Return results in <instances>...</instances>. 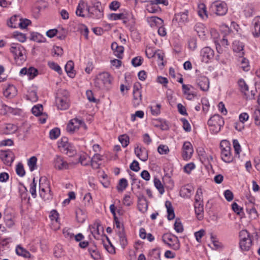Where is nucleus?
Listing matches in <instances>:
<instances>
[{
	"label": "nucleus",
	"mask_w": 260,
	"mask_h": 260,
	"mask_svg": "<svg viewBox=\"0 0 260 260\" xmlns=\"http://www.w3.org/2000/svg\"><path fill=\"white\" fill-rule=\"evenodd\" d=\"M5 221L7 226L11 228L14 224V218L10 215H6L5 216Z\"/></svg>",
	"instance_id": "60"
},
{
	"label": "nucleus",
	"mask_w": 260,
	"mask_h": 260,
	"mask_svg": "<svg viewBox=\"0 0 260 260\" xmlns=\"http://www.w3.org/2000/svg\"><path fill=\"white\" fill-rule=\"evenodd\" d=\"M102 156L98 154H95L92 157V159H90L91 166L94 169H97L100 168L101 164L99 161L102 160Z\"/></svg>",
	"instance_id": "28"
},
{
	"label": "nucleus",
	"mask_w": 260,
	"mask_h": 260,
	"mask_svg": "<svg viewBox=\"0 0 260 260\" xmlns=\"http://www.w3.org/2000/svg\"><path fill=\"white\" fill-rule=\"evenodd\" d=\"M157 151L160 154L164 155L168 154L170 150L168 146L160 145L157 148Z\"/></svg>",
	"instance_id": "55"
},
{
	"label": "nucleus",
	"mask_w": 260,
	"mask_h": 260,
	"mask_svg": "<svg viewBox=\"0 0 260 260\" xmlns=\"http://www.w3.org/2000/svg\"><path fill=\"white\" fill-rule=\"evenodd\" d=\"M118 236L119 238V241L121 245L123 248H124L125 246L127 245V240L123 232H121V231H118Z\"/></svg>",
	"instance_id": "58"
},
{
	"label": "nucleus",
	"mask_w": 260,
	"mask_h": 260,
	"mask_svg": "<svg viewBox=\"0 0 260 260\" xmlns=\"http://www.w3.org/2000/svg\"><path fill=\"white\" fill-rule=\"evenodd\" d=\"M161 105L156 104L153 106L150 107L151 114L153 115H158L160 112Z\"/></svg>",
	"instance_id": "62"
},
{
	"label": "nucleus",
	"mask_w": 260,
	"mask_h": 260,
	"mask_svg": "<svg viewBox=\"0 0 260 260\" xmlns=\"http://www.w3.org/2000/svg\"><path fill=\"white\" fill-rule=\"evenodd\" d=\"M212 9L217 15H224L228 11L226 4L222 2H216L212 5Z\"/></svg>",
	"instance_id": "15"
},
{
	"label": "nucleus",
	"mask_w": 260,
	"mask_h": 260,
	"mask_svg": "<svg viewBox=\"0 0 260 260\" xmlns=\"http://www.w3.org/2000/svg\"><path fill=\"white\" fill-rule=\"evenodd\" d=\"M174 19L180 23H184L188 20V11L175 15Z\"/></svg>",
	"instance_id": "31"
},
{
	"label": "nucleus",
	"mask_w": 260,
	"mask_h": 260,
	"mask_svg": "<svg viewBox=\"0 0 260 260\" xmlns=\"http://www.w3.org/2000/svg\"><path fill=\"white\" fill-rule=\"evenodd\" d=\"M65 70L70 77H74L75 74L74 73V62L70 60L69 61L65 66Z\"/></svg>",
	"instance_id": "38"
},
{
	"label": "nucleus",
	"mask_w": 260,
	"mask_h": 260,
	"mask_svg": "<svg viewBox=\"0 0 260 260\" xmlns=\"http://www.w3.org/2000/svg\"><path fill=\"white\" fill-rule=\"evenodd\" d=\"M128 23L126 26L129 28V31H134L136 30V21L133 15H130L128 20Z\"/></svg>",
	"instance_id": "47"
},
{
	"label": "nucleus",
	"mask_w": 260,
	"mask_h": 260,
	"mask_svg": "<svg viewBox=\"0 0 260 260\" xmlns=\"http://www.w3.org/2000/svg\"><path fill=\"white\" fill-rule=\"evenodd\" d=\"M224 121L223 118L218 114L211 116L208 121V125L210 131L213 134H217L223 126Z\"/></svg>",
	"instance_id": "3"
},
{
	"label": "nucleus",
	"mask_w": 260,
	"mask_h": 260,
	"mask_svg": "<svg viewBox=\"0 0 260 260\" xmlns=\"http://www.w3.org/2000/svg\"><path fill=\"white\" fill-rule=\"evenodd\" d=\"M48 65L50 69L57 72L59 74H61V69L57 63L53 61H49L48 62Z\"/></svg>",
	"instance_id": "51"
},
{
	"label": "nucleus",
	"mask_w": 260,
	"mask_h": 260,
	"mask_svg": "<svg viewBox=\"0 0 260 260\" xmlns=\"http://www.w3.org/2000/svg\"><path fill=\"white\" fill-rule=\"evenodd\" d=\"M30 40L38 43H43L46 41V39L41 34H30L28 37Z\"/></svg>",
	"instance_id": "39"
},
{
	"label": "nucleus",
	"mask_w": 260,
	"mask_h": 260,
	"mask_svg": "<svg viewBox=\"0 0 260 260\" xmlns=\"http://www.w3.org/2000/svg\"><path fill=\"white\" fill-rule=\"evenodd\" d=\"M192 192V188L191 186H184L181 187L180 191V195L184 198H189Z\"/></svg>",
	"instance_id": "29"
},
{
	"label": "nucleus",
	"mask_w": 260,
	"mask_h": 260,
	"mask_svg": "<svg viewBox=\"0 0 260 260\" xmlns=\"http://www.w3.org/2000/svg\"><path fill=\"white\" fill-rule=\"evenodd\" d=\"M100 6H101V4L97 3L96 6L90 7L85 2L80 1L77 8L76 13L78 16L82 17H93L96 15L98 12L100 13Z\"/></svg>",
	"instance_id": "1"
},
{
	"label": "nucleus",
	"mask_w": 260,
	"mask_h": 260,
	"mask_svg": "<svg viewBox=\"0 0 260 260\" xmlns=\"http://www.w3.org/2000/svg\"><path fill=\"white\" fill-rule=\"evenodd\" d=\"M203 190L201 188H199L195 195V202L203 203Z\"/></svg>",
	"instance_id": "56"
},
{
	"label": "nucleus",
	"mask_w": 260,
	"mask_h": 260,
	"mask_svg": "<svg viewBox=\"0 0 260 260\" xmlns=\"http://www.w3.org/2000/svg\"><path fill=\"white\" fill-rule=\"evenodd\" d=\"M79 161L83 166H87L90 162V158L87 154L82 153L79 155Z\"/></svg>",
	"instance_id": "42"
},
{
	"label": "nucleus",
	"mask_w": 260,
	"mask_h": 260,
	"mask_svg": "<svg viewBox=\"0 0 260 260\" xmlns=\"http://www.w3.org/2000/svg\"><path fill=\"white\" fill-rule=\"evenodd\" d=\"M203 60L205 62H208L214 56V51L210 47L204 48L201 51Z\"/></svg>",
	"instance_id": "19"
},
{
	"label": "nucleus",
	"mask_w": 260,
	"mask_h": 260,
	"mask_svg": "<svg viewBox=\"0 0 260 260\" xmlns=\"http://www.w3.org/2000/svg\"><path fill=\"white\" fill-rule=\"evenodd\" d=\"M162 241L170 247L175 250L180 248V242L177 237L170 234H166L162 237Z\"/></svg>",
	"instance_id": "9"
},
{
	"label": "nucleus",
	"mask_w": 260,
	"mask_h": 260,
	"mask_svg": "<svg viewBox=\"0 0 260 260\" xmlns=\"http://www.w3.org/2000/svg\"><path fill=\"white\" fill-rule=\"evenodd\" d=\"M232 47L233 51L236 53L237 56H239V57H243L244 55V45L242 42H241L238 40H235L233 43Z\"/></svg>",
	"instance_id": "17"
},
{
	"label": "nucleus",
	"mask_w": 260,
	"mask_h": 260,
	"mask_svg": "<svg viewBox=\"0 0 260 260\" xmlns=\"http://www.w3.org/2000/svg\"><path fill=\"white\" fill-rule=\"evenodd\" d=\"M111 48L115 56L119 58H122L123 53V47L122 46H119L116 43L114 42L111 45Z\"/></svg>",
	"instance_id": "27"
},
{
	"label": "nucleus",
	"mask_w": 260,
	"mask_h": 260,
	"mask_svg": "<svg viewBox=\"0 0 260 260\" xmlns=\"http://www.w3.org/2000/svg\"><path fill=\"white\" fill-rule=\"evenodd\" d=\"M38 73V70L33 67H30L27 69V76L29 79L34 78L37 76Z\"/></svg>",
	"instance_id": "57"
},
{
	"label": "nucleus",
	"mask_w": 260,
	"mask_h": 260,
	"mask_svg": "<svg viewBox=\"0 0 260 260\" xmlns=\"http://www.w3.org/2000/svg\"><path fill=\"white\" fill-rule=\"evenodd\" d=\"M17 130V126L11 123L5 124L1 127L2 132L6 135L14 134Z\"/></svg>",
	"instance_id": "22"
},
{
	"label": "nucleus",
	"mask_w": 260,
	"mask_h": 260,
	"mask_svg": "<svg viewBox=\"0 0 260 260\" xmlns=\"http://www.w3.org/2000/svg\"><path fill=\"white\" fill-rule=\"evenodd\" d=\"M54 167L58 170L68 169L71 164L68 163L63 157L56 155L53 161Z\"/></svg>",
	"instance_id": "13"
},
{
	"label": "nucleus",
	"mask_w": 260,
	"mask_h": 260,
	"mask_svg": "<svg viewBox=\"0 0 260 260\" xmlns=\"http://www.w3.org/2000/svg\"><path fill=\"white\" fill-rule=\"evenodd\" d=\"M218 36H214V42L216 44H217L219 46L221 45L223 46H226L229 45L227 35L226 34H223L222 36L219 35V34H214Z\"/></svg>",
	"instance_id": "21"
},
{
	"label": "nucleus",
	"mask_w": 260,
	"mask_h": 260,
	"mask_svg": "<svg viewBox=\"0 0 260 260\" xmlns=\"http://www.w3.org/2000/svg\"><path fill=\"white\" fill-rule=\"evenodd\" d=\"M135 153L143 161H146L148 159V152L147 150L144 147H136L135 148Z\"/></svg>",
	"instance_id": "20"
},
{
	"label": "nucleus",
	"mask_w": 260,
	"mask_h": 260,
	"mask_svg": "<svg viewBox=\"0 0 260 260\" xmlns=\"http://www.w3.org/2000/svg\"><path fill=\"white\" fill-rule=\"evenodd\" d=\"M111 83V77L107 72L99 74L95 79L94 85L99 89L108 87Z\"/></svg>",
	"instance_id": "7"
},
{
	"label": "nucleus",
	"mask_w": 260,
	"mask_h": 260,
	"mask_svg": "<svg viewBox=\"0 0 260 260\" xmlns=\"http://www.w3.org/2000/svg\"><path fill=\"white\" fill-rule=\"evenodd\" d=\"M10 51L13 54L14 59L17 61L22 62L25 60V50L20 45H13L11 47Z\"/></svg>",
	"instance_id": "11"
},
{
	"label": "nucleus",
	"mask_w": 260,
	"mask_h": 260,
	"mask_svg": "<svg viewBox=\"0 0 260 260\" xmlns=\"http://www.w3.org/2000/svg\"><path fill=\"white\" fill-rule=\"evenodd\" d=\"M198 13L202 19H205L208 18L207 11L205 4L201 3L198 5Z\"/></svg>",
	"instance_id": "32"
},
{
	"label": "nucleus",
	"mask_w": 260,
	"mask_h": 260,
	"mask_svg": "<svg viewBox=\"0 0 260 260\" xmlns=\"http://www.w3.org/2000/svg\"><path fill=\"white\" fill-rule=\"evenodd\" d=\"M58 147L61 152L69 156H72L75 153V150L68 142L67 138H62L58 141Z\"/></svg>",
	"instance_id": "10"
},
{
	"label": "nucleus",
	"mask_w": 260,
	"mask_h": 260,
	"mask_svg": "<svg viewBox=\"0 0 260 260\" xmlns=\"http://www.w3.org/2000/svg\"><path fill=\"white\" fill-rule=\"evenodd\" d=\"M20 17L19 15H15L11 17L7 22L9 27L13 28L18 27L19 22L20 20Z\"/></svg>",
	"instance_id": "30"
},
{
	"label": "nucleus",
	"mask_w": 260,
	"mask_h": 260,
	"mask_svg": "<svg viewBox=\"0 0 260 260\" xmlns=\"http://www.w3.org/2000/svg\"><path fill=\"white\" fill-rule=\"evenodd\" d=\"M26 98L32 102H36L38 100V96L37 92L35 91H30L28 92V94L26 95Z\"/></svg>",
	"instance_id": "52"
},
{
	"label": "nucleus",
	"mask_w": 260,
	"mask_h": 260,
	"mask_svg": "<svg viewBox=\"0 0 260 260\" xmlns=\"http://www.w3.org/2000/svg\"><path fill=\"white\" fill-rule=\"evenodd\" d=\"M123 205L126 206H131L133 203V199L129 194H125L122 201Z\"/></svg>",
	"instance_id": "61"
},
{
	"label": "nucleus",
	"mask_w": 260,
	"mask_h": 260,
	"mask_svg": "<svg viewBox=\"0 0 260 260\" xmlns=\"http://www.w3.org/2000/svg\"><path fill=\"white\" fill-rule=\"evenodd\" d=\"M100 226V224L96 222L89 227L91 233L95 238H98V237L100 234L99 229Z\"/></svg>",
	"instance_id": "44"
},
{
	"label": "nucleus",
	"mask_w": 260,
	"mask_h": 260,
	"mask_svg": "<svg viewBox=\"0 0 260 260\" xmlns=\"http://www.w3.org/2000/svg\"><path fill=\"white\" fill-rule=\"evenodd\" d=\"M76 218L79 222H83L86 218V214L85 211L81 209H78L76 211Z\"/></svg>",
	"instance_id": "40"
},
{
	"label": "nucleus",
	"mask_w": 260,
	"mask_h": 260,
	"mask_svg": "<svg viewBox=\"0 0 260 260\" xmlns=\"http://www.w3.org/2000/svg\"><path fill=\"white\" fill-rule=\"evenodd\" d=\"M69 92L66 90H60L56 98V105L58 109L64 110L69 108Z\"/></svg>",
	"instance_id": "5"
},
{
	"label": "nucleus",
	"mask_w": 260,
	"mask_h": 260,
	"mask_svg": "<svg viewBox=\"0 0 260 260\" xmlns=\"http://www.w3.org/2000/svg\"><path fill=\"white\" fill-rule=\"evenodd\" d=\"M197 83L200 89L207 91L209 88L210 82L208 78L205 76H200L197 80Z\"/></svg>",
	"instance_id": "18"
},
{
	"label": "nucleus",
	"mask_w": 260,
	"mask_h": 260,
	"mask_svg": "<svg viewBox=\"0 0 260 260\" xmlns=\"http://www.w3.org/2000/svg\"><path fill=\"white\" fill-rule=\"evenodd\" d=\"M60 135V129L58 128H54L51 129L49 133L50 138L51 139H56Z\"/></svg>",
	"instance_id": "59"
},
{
	"label": "nucleus",
	"mask_w": 260,
	"mask_h": 260,
	"mask_svg": "<svg viewBox=\"0 0 260 260\" xmlns=\"http://www.w3.org/2000/svg\"><path fill=\"white\" fill-rule=\"evenodd\" d=\"M88 251L91 256L94 259H99L101 257L99 252L95 246H90L88 248Z\"/></svg>",
	"instance_id": "41"
},
{
	"label": "nucleus",
	"mask_w": 260,
	"mask_h": 260,
	"mask_svg": "<svg viewBox=\"0 0 260 260\" xmlns=\"http://www.w3.org/2000/svg\"><path fill=\"white\" fill-rule=\"evenodd\" d=\"M110 210L112 215H113V218L116 228L118 229V231H121V232H122L123 231V228H122V225H121L117 217L116 216V208L114 204L110 206Z\"/></svg>",
	"instance_id": "23"
},
{
	"label": "nucleus",
	"mask_w": 260,
	"mask_h": 260,
	"mask_svg": "<svg viewBox=\"0 0 260 260\" xmlns=\"http://www.w3.org/2000/svg\"><path fill=\"white\" fill-rule=\"evenodd\" d=\"M119 142L124 147H126L129 143V138L126 135H121L118 138Z\"/></svg>",
	"instance_id": "50"
},
{
	"label": "nucleus",
	"mask_w": 260,
	"mask_h": 260,
	"mask_svg": "<svg viewBox=\"0 0 260 260\" xmlns=\"http://www.w3.org/2000/svg\"><path fill=\"white\" fill-rule=\"evenodd\" d=\"M141 85L139 82H136L133 85V104L135 107L138 106L142 102V94L141 91Z\"/></svg>",
	"instance_id": "12"
},
{
	"label": "nucleus",
	"mask_w": 260,
	"mask_h": 260,
	"mask_svg": "<svg viewBox=\"0 0 260 260\" xmlns=\"http://www.w3.org/2000/svg\"><path fill=\"white\" fill-rule=\"evenodd\" d=\"M128 183L127 180L125 178L120 179L117 186V189L118 191H123L127 186Z\"/></svg>",
	"instance_id": "46"
},
{
	"label": "nucleus",
	"mask_w": 260,
	"mask_h": 260,
	"mask_svg": "<svg viewBox=\"0 0 260 260\" xmlns=\"http://www.w3.org/2000/svg\"><path fill=\"white\" fill-rule=\"evenodd\" d=\"M210 239L213 245L211 248L213 249L220 250L223 248V244L212 234H211Z\"/></svg>",
	"instance_id": "33"
},
{
	"label": "nucleus",
	"mask_w": 260,
	"mask_h": 260,
	"mask_svg": "<svg viewBox=\"0 0 260 260\" xmlns=\"http://www.w3.org/2000/svg\"><path fill=\"white\" fill-rule=\"evenodd\" d=\"M40 195L44 200H49L52 198L50 183L45 178L41 177L39 183Z\"/></svg>",
	"instance_id": "6"
},
{
	"label": "nucleus",
	"mask_w": 260,
	"mask_h": 260,
	"mask_svg": "<svg viewBox=\"0 0 260 260\" xmlns=\"http://www.w3.org/2000/svg\"><path fill=\"white\" fill-rule=\"evenodd\" d=\"M148 21L151 27L158 28L157 32H166L165 27L162 26L163 20L157 17H151L148 18Z\"/></svg>",
	"instance_id": "16"
},
{
	"label": "nucleus",
	"mask_w": 260,
	"mask_h": 260,
	"mask_svg": "<svg viewBox=\"0 0 260 260\" xmlns=\"http://www.w3.org/2000/svg\"><path fill=\"white\" fill-rule=\"evenodd\" d=\"M153 183L160 194H162L165 192V188L160 180L158 178H154Z\"/></svg>",
	"instance_id": "43"
},
{
	"label": "nucleus",
	"mask_w": 260,
	"mask_h": 260,
	"mask_svg": "<svg viewBox=\"0 0 260 260\" xmlns=\"http://www.w3.org/2000/svg\"><path fill=\"white\" fill-rule=\"evenodd\" d=\"M254 29L255 32H260V16L254 19Z\"/></svg>",
	"instance_id": "64"
},
{
	"label": "nucleus",
	"mask_w": 260,
	"mask_h": 260,
	"mask_svg": "<svg viewBox=\"0 0 260 260\" xmlns=\"http://www.w3.org/2000/svg\"><path fill=\"white\" fill-rule=\"evenodd\" d=\"M49 218L50 220L53 222V223H55L56 225L53 228L54 230H57L59 228L58 219H59V214L55 210H52L51 211L49 214Z\"/></svg>",
	"instance_id": "26"
},
{
	"label": "nucleus",
	"mask_w": 260,
	"mask_h": 260,
	"mask_svg": "<svg viewBox=\"0 0 260 260\" xmlns=\"http://www.w3.org/2000/svg\"><path fill=\"white\" fill-rule=\"evenodd\" d=\"M16 171L17 175L20 177L24 176L25 174V172L23 166L21 163H19L17 165L16 169Z\"/></svg>",
	"instance_id": "63"
},
{
	"label": "nucleus",
	"mask_w": 260,
	"mask_h": 260,
	"mask_svg": "<svg viewBox=\"0 0 260 260\" xmlns=\"http://www.w3.org/2000/svg\"><path fill=\"white\" fill-rule=\"evenodd\" d=\"M16 252L17 254L26 258L30 257L31 255L29 251L20 245H17L16 246Z\"/></svg>",
	"instance_id": "34"
},
{
	"label": "nucleus",
	"mask_w": 260,
	"mask_h": 260,
	"mask_svg": "<svg viewBox=\"0 0 260 260\" xmlns=\"http://www.w3.org/2000/svg\"><path fill=\"white\" fill-rule=\"evenodd\" d=\"M252 117L254 120V123L256 125H260V110L255 109L252 113Z\"/></svg>",
	"instance_id": "48"
},
{
	"label": "nucleus",
	"mask_w": 260,
	"mask_h": 260,
	"mask_svg": "<svg viewBox=\"0 0 260 260\" xmlns=\"http://www.w3.org/2000/svg\"><path fill=\"white\" fill-rule=\"evenodd\" d=\"M80 127L84 130L87 129V126L82 119L75 118L70 121L67 125V130L70 133H74Z\"/></svg>",
	"instance_id": "8"
},
{
	"label": "nucleus",
	"mask_w": 260,
	"mask_h": 260,
	"mask_svg": "<svg viewBox=\"0 0 260 260\" xmlns=\"http://www.w3.org/2000/svg\"><path fill=\"white\" fill-rule=\"evenodd\" d=\"M37 158L35 156L31 157L27 161V165L30 171H33L37 169Z\"/></svg>",
	"instance_id": "45"
},
{
	"label": "nucleus",
	"mask_w": 260,
	"mask_h": 260,
	"mask_svg": "<svg viewBox=\"0 0 260 260\" xmlns=\"http://www.w3.org/2000/svg\"><path fill=\"white\" fill-rule=\"evenodd\" d=\"M240 58L239 60L240 62V67L244 71H248L250 70V65L249 60L246 58L240 57Z\"/></svg>",
	"instance_id": "37"
},
{
	"label": "nucleus",
	"mask_w": 260,
	"mask_h": 260,
	"mask_svg": "<svg viewBox=\"0 0 260 260\" xmlns=\"http://www.w3.org/2000/svg\"><path fill=\"white\" fill-rule=\"evenodd\" d=\"M17 94V89L13 85H9L4 91V94L7 98H12Z\"/></svg>",
	"instance_id": "25"
},
{
	"label": "nucleus",
	"mask_w": 260,
	"mask_h": 260,
	"mask_svg": "<svg viewBox=\"0 0 260 260\" xmlns=\"http://www.w3.org/2000/svg\"><path fill=\"white\" fill-rule=\"evenodd\" d=\"M31 21L27 19L20 18L19 22L18 27L21 29H25L28 26L30 25Z\"/></svg>",
	"instance_id": "53"
},
{
	"label": "nucleus",
	"mask_w": 260,
	"mask_h": 260,
	"mask_svg": "<svg viewBox=\"0 0 260 260\" xmlns=\"http://www.w3.org/2000/svg\"><path fill=\"white\" fill-rule=\"evenodd\" d=\"M165 206L167 209L168 219L169 220L173 219L175 218V214L171 203L169 201H167L165 202Z\"/></svg>",
	"instance_id": "35"
},
{
	"label": "nucleus",
	"mask_w": 260,
	"mask_h": 260,
	"mask_svg": "<svg viewBox=\"0 0 260 260\" xmlns=\"http://www.w3.org/2000/svg\"><path fill=\"white\" fill-rule=\"evenodd\" d=\"M147 10L151 13H155L160 11V8L154 4L153 1H151L146 6Z\"/></svg>",
	"instance_id": "36"
},
{
	"label": "nucleus",
	"mask_w": 260,
	"mask_h": 260,
	"mask_svg": "<svg viewBox=\"0 0 260 260\" xmlns=\"http://www.w3.org/2000/svg\"><path fill=\"white\" fill-rule=\"evenodd\" d=\"M194 210L197 217L199 220H202L203 218L204 215V206L203 203L195 202Z\"/></svg>",
	"instance_id": "24"
},
{
	"label": "nucleus",
	"mask_w": 260,
	"mask_h": 260,
	"mask_svg": "<svg viewBox=\"0 0 260 260\" xmlns=\"http://www.w3.org/2000/svg\"><path fill=\"white\" fill-rule=\"evenodd\" d=\"M138 208L139 210L142 212L145 213L148 209V205L146 200H140L138 203Z\"/></svg>",
	"instance_id": "49"
},
{
	"label": "nucleus",
	"mask_w": 260,
	"mask_h": 260,
	"mask_svg": "<svg viewBox=\"0 0 260 260\" xmlns=\"http://www.w3.org/2000/svg\"><path fill=\"white\" fill-rule=\"evenodd\" d=\"M193 149L191 144L188 141L184 143L182 148V156L184 160H188L192 156Z\"/></svg>",
	"instance_id": "14"
},
{
	"label": "nucleus",
	"mask_w": 260,
	"mask_h": 260,
	"mask_svg": "<svg viewBox=\"0 0 260 260\" xmlns=\"http://www.w3.org/2000/svg\"><path fill=\"white\" fill-rule=\"evenodd\" d=\"M221 158L226 163L232 162L234 157L231 152L230 143L225 140H222L220 144Z\"/></svg>",
	"instance_id": "2"
},
{
	"label": "nucleus",
	"mask_w": 260,
	"mask_h": 260,
	"mask_svg": "<svg viewBox=\"0 0 260 260\" xmlns=\"http://www.w3.org/2000/svg\"><path fill=\"white\" fill-rule=\"evenodd\" d=\"M252 245V238L246 230H242L239 233V246L243 251L250 250Z\"/></svg>",
	"instance_id": "4"
},
{
	"label": "nucleus",
	"mask_w": 260,
	"mask_h": 260,
	"mask_svg": "<svg viewBox=\"0 0 260 260\" xmlns=\"http://www.w3.org/2000/svg\"><path fill=\"white\" fill-rule=\"evenodd\" d=\"M42 111L43 107L41 105L34 106L31 109L32 114L36 116H39L42 113Z\"/></svg>",
	"instance_id": "54"
}]
</instances>
